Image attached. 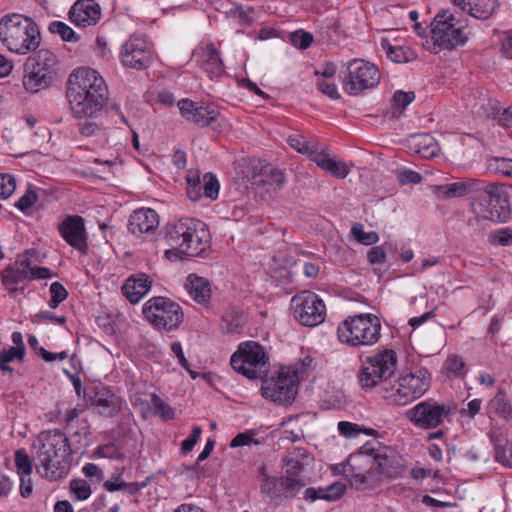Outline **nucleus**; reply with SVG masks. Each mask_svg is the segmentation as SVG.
I'll list each match as a JSON object with an SVG mask.
<instances>
[{
	"label": "nucleus",
	"mask_w": 512,
	"mask_h": 512,
	"mask_svg": "<svg viewBox=\"0 0 512 512\" xmlns=\"http://www.w3.org/2000/svg\"><path fill=\"white\" fill-rule=\"evenodd\" d=\"M49 31L53 34H58L63 41L77 42L79 36L76 35L74 30L66 23L61 21H53L49 24Z\"/></svg>",
	"instance_id": "nucleus-44"
},
{
	"label": "nucleus",
	"mask_w": 512,
	"mask_h": 512,
	"mask_svg": "<svg viewBox=\"0 0 512 512\" xmlns=\"http://www.w3.org/2000/svg\"><path fill=\"white\" fill-rule=\"evenodd\" d=\"M431 39L440 49L451 50L465 44L467 36L463 32V27L457 26L453 14L441 11L431 23Z\"/></svg>",
	"instance_id": "nucleus-14"
},
{
	"label": "nucleus",
	"mask_w": 512,
	"mask_h": 512,
	"mask_svg": "<svg viewBox=\"0 0 512 512\" xmlns=\"http://www.w3.org/2000/svg\"><path fill=\"white\" fill-rule=\"evenodd\" d=\"M119 57L125 67L136 70L147 68L151 63L152 52L146 36L142 34L131 35L123 43Z\"/></svg>",
	"instance_id": "nucleus-19"
},
{
	"label": "nucleus",
	"mask_w": 512,
	"mask_h": 512,
	"mask_svg": "<svg viewBox=\"0 0 512 512\" xmlns=\"http://www.w3.org/2000/svg\"><path fill=\"white\" fill-rule=\"evenodd\" d=\"M66 96L74 117L93 118L103 110L108 88L96 70L79 67L69 75Z\"/></svg>",
	"instance_id": "nucleus-1"
},
{
	"label": "nucleus",
	"mask_w": 512,
	"mask_h": 512,
	"mask_svg": "<svg viewBox=\"0 0 512 512\" xmlns=\"http://www.w3.org/2000/svg\"><path fill=\"white\" fill-rule=\"evenodd\" d=\"M353 237L363 245H373L379 241V235L375 231L365 232L362 224H356L352 227Z\"/></svg>",
	"instance_id": "nucleus-46"
},
{
	"label": "nucleus",
	"mask_w": 512,
	"mask_h": 512,
	"mask_svg": "<svg viewBox=\"0 0 512 512\" xmlns=\"http://www.w3.org/2000/svg\"><path fill=\"white\" fill-rule=\"evenodd\" d=\"M347 486L342 482H334L333 484L324 488L326 494V501H336L340 499L346 492Z\"/></svg>",
	"instance_id": "nucleus-55"
},
{
	"label": "nucleus",
	"mask_w": 512,
	"mask_h": 512,
	"mask_svg": "<svg viewBox=\"0 0 512 512\" xmlns=\"http://www.w3.org/2000/svg\"><path fill=\"white\" fill-rule=\"evenodd\" d=\"M16 188L15 178L9 174H0V198L6 199Z\"/></svg>",
	"instance_id": "nucleus-52"
},
{
	"label": "nucleus",
	"mask_w": 512,
	"mask_h": 512,
	"mask_svg": "<svg viewBox=\"0 0 512 512\" xmlns=\"http://www.w3.org/2000/svg\"><path fill=\"white\" fill-rule=\"evenodd\" d=\"M219 116V112L210 106H198L190 117V121L199 126H208L215 122Z\"/></svg>",
	"instance_id": "nucleus-38"
},
{
	"label": "nucleus",
	"mask_w": 512,
	"mask_h": 512,
	"mask_svg": "<svg viewBox=\"0 0 512 512\" xmlns=\"http://www.w3.org/2000/svg\"><path fill=\"white\" fill-rule=\"evenodd\" d=\"M162 239L170 249L164 255L174 258L198 257L210 247V233L205 223L195 218H181L165 225Z\"/></svg>",
	"instance_id": "nucleus-2"
},
{
	"label": "nucleus",
	"mask_w": 512,
	"mask_h": 512,
	"mask_svg": "<svg viewBox=\"0 0 512 512\" xmlns=\"http://www.w3.org/2000/svg\"><path fill=\"white\" fill-rule=\"evenodd\" d=\"M287 143L298 153L306 155L311 161L318 155L319 149L323 143L315 140H308L301 134L290 135Z\"/></svg>",
	"instance_id": "nucleus-35"
},
{
	"label": "nucleus",
	"mask_w": 512,
	"mask_h": 512,
	"mask_svg": "<svg viewBox=\"0 0 512 512\" xmlns=\"http://www.w3.org/2000/svg\"><path fill=\"white\" fill-rule=\"evenodd\" d=\"M397 367V354L392 349L379 351L367 357L358 373V382L362 389L368 390L385 383Z\"/></svg>",
	"instance_id": "nucleus-11"
},
{
	"label": "nucleus",
	"mask_w": 512,
	"mask_h": 512,
	"mask_svg": "<svg viewBox=\"0 0 512 512\" xmlns=\"http://www.w3.org/2000/svg\"><path fill=\"white\" fill-rule=\"evenodd\" d=\"M336 469L348 478L351 487L357 490L375 489L382 482L373 470L372 461L362 452L351 454L346 462L337 465Z\"/></svg>",
	"instance_id": "nucleus-12"
},
{
	"label": "nucleus",
	"mask_w": 512,
	"mask_h": 512,
	"mask_svg": "<svg viewBox=\"0 0 512 512\" xmlns=\"http://www.w3.org/2000/svg\"><path fill=\"white\" fill-rule=\"evenodd\" d=\"M149 276L139 273L130 276L122 286V293L131 304L138 303L151 289Z\"/></svg>",
	"instance_id": "nucleus-27"
},
{
	"label": "nucleus",
	"mask_w": 512,
	"mask_h": 512,
	"mask_svg": "<svg viewBox=\"0 0 512 512\" xmlns=\"http://www.w3.org/2000/svg\"><path fill=\"white\" fill-rule=\"evenodd\" d=\"M415 99L414 92H405L402 90H398L394 93L393 96V106L394 108L404 109Z\"/></svg>",
	"instance_id": "nucleus-58"
},
{
	"label": "nucleus",
	"mask_w": 512,
	"mask_h": 512,
	"mask_svg": "<svg viewBox=\"0 0 512 512\" xmlns=\"http://www.w3.org/2000/svg\"><path fill=\"white\" fill-rule=\"evenodd\" d=\"M38 443L33 457L37 472L50 481L60 479L66 473L68 456L72 452L67 436L59 429L46 430L39 434Z\"/></svg>",
	"instance_id": "nucleus-3"
},
{
	"label": "nucleus",
	"mask_w": 512,
	"mask_h": 512,
	"mask_svg": "<svg viewBox=\"0 0 512 512\" xmlns=\"http://www.w3.org/2000/svg\"><path fill=\"white\" fill-rule=\"evenodd\" d=\"M219 181L212 173H206L201 179V192L202 197H207L211 200H215L219 195Z\"/></svg>",
	"instance_id": "nucleus-43"
},
{
	"label": "nucleus",
	"mask_w": 512,
	"mask_h": 512,
	"mask_svg": "<svg viewBox=\"0 0 512 512\" xmlns=\"http://www.w3.org/2000/svg\"><path fill=\"white\" fill-rule=\"evenodd\" d=\"M101 17V8L94 0H77L69 11V20L78 27L95 25Z\"/></svg>",
	"instance_id": "nucleus-24"
},
{
	"label": "nucleus",
	"mask_w": 512,
	"mask_h": 512,
	"mask_svg": "<svg viewBox=\"0 0 512 512\" xmlns=\"http://www.w3.org/2000/svg\"><path fill=\"white\" fill-rule=\"evenodd\" d=\"M490 243L494 245L508 246L512 243V230L500 229L489 235Z\"/></svg>",
	"instance_id": "nucleus-54"
},
{
	"label": "nucleus",
	"mask_w": 512,
	"mask_h": 512,
	"mask_svg": "<svg viewBox=\"0 0 512 512\" xmlns=\"http://www.w3.org/2000/svg\"><path fill=\"white\" fill-rule=\"evenodd\" d=\"M187 196L191 201H198L202 198L201 178L198 171H189L186 177Z\"/></svg>",
	"instance_id": "nucleus-42"
},
{
	"label": "nucleus",
	"mask_w": 512,
	"mask_h": 512,
	"mask_svg": "<svg viewBox=\"0 0 512 512\" xmlns=\"http://www.w3.org/2000/svg\"><path fill=\"white\" fill-rule=\"evenodd\" d=\"M235 372L248 379H262L270 369V358L264 346L256 341L239 344L230 358Z\"/></svg>",
	"instance_id": "nucleus-9"
},
{
	"label": "nucleus",
	"mask_w": 512,
	"mask_h": 512,
	"mask_svg": "<svg viewBox=\"0 0 512 512\" xmlns=\"http://www.w3.org/2000/svg\"><path fill=\"white\" fill-rule=\"evenodd\" d=\"M491 410L498 416L509 419L512 417V407L503 388H499L497 394L489 402Z\"/></svg>",
	"instance_id": "nucleus-37"
},
{
	"label": "nucleus",
	"mask_w": 512,
	"mask_h": 512,
	"mask_svg": "<svg viewBox=\"0 0 512 512\" xmlns=\"http://www.w3.org/2000/svg\"><path fill=\"white\" fill-rule=\"evenodd\" d=\"M373 470L382 479V476L387 479H395L400 476L402 472V465L395 457H390L384 454H376L372 460Z\"/></svg>",
	"instance_id": "nucleus-32"
},
{
	"label": "nucleus",
	"mask_w": 512,
	"mask_h": 512,
	"mask_svg": "<svg viewBox=\"0 0 512 512\" xmlns=\"http://www.w3.org/2000/svg\"><path fill=\"white\" fill-rule=\"evenodd\" d=\"M488 168L497 174L512 177V159L493 157L488 161Z\"/></svg>",
	"instance_id": "nucleus-45"
},
{
	"label": "nucleus",
	"mask_w": 512,
	"mask_h": 512,
	"mask_svg": "<svg viewBox=\"0 0 512 512\" xmlns=\"http://www.w3.org/2000/svg\"><path fill=\"white\" fill-rule=\"evenodd\" d=\"M145 318L158 329L171 331L184 320L181 306L166 297H153L143 305Z\"/></svg>",
	"instance_id": "nucleus-13"
},
{
	"label": "nucleus",
	"mask_w": 512,
	"mask_h": 512,
	"mask_svg": "<svg viewBox=\"0 0 512 512\" xmlns=\"http://www.w3.org/2000/svg\"><path fill=\"white\" fill-rule=\"evenodd\" d=\"M185 289L190 297L198 304H205L211 298L210 282L196 274H190L185 283Z\"/></svg>",
	"instance_id": "nucleus-29"
},
{
	"label": "nucleus",
	"mask_w": 512,
	"mask_h": 512,
	"mask_svg": "<svg viewBox=\"0 0 512 512\" xmlns=\"http://www.w3.org/2000/svg\"><path fill=\"white\" fill-rule=\"evenodd\" d=\"M247 318L242 309L235 306L228 307L221 317L220 328L225 334H240Z\"/></svg>",
	"instance_id": "nucleus-31"
},
{
	"label": "nucleus",
	"mask_w": 512,
	"mask_h": 512,
	"mask_svg": "<svg viewBox=\"0 0 512 512\" xmlns=\"http://www.w3.org/2000/svg\"><path fill=\"white\" fill-rule=\"evenodd\" d=\"M445 374L449 378H461L465 375V363L461 357L450 355L444 363Z\"/></svg>",
	"instance_id": "nucleus-41"
},
{
	"label": "nucleus",
	"mask_w": 512,
	"mask_h": 512,
	"mask_svg": "<svg viewBox=\"0 0 512 512\" xmlns=\"http://www.w3.org/2000/svg\"><path fill=\"white\" fill-rule=\"evenodd\" d=\"M50 300L48 301V306L51 309H56L60 303L65 301L68 297V291L60 282H53L50 285Z\"/></svg>",
	"instance_id": "nucleus-47"
},
{
	"label": "nucleus",
	"mask_w": 512,
	"mask_h": 512,
	"mask_svg": "<svg viewBox=\"0 0 512 512\" xmlns=\"http://www.w3.org/2000/svg\"><path fill=\"white\" fill-rule=\"evenodd\" d=\"M261 394L264 398L277 403H286L297 394L298 377L295 372L281 368L276 376L268 375L261 379Z\"/></svg>",
	"instance_id": "nucleus-16"
},
{
	"label": "nucleus",
	"mask_w": 512,
	"mask_h": 512,
	"mask_svg": "<svg viewBox=\"0 0 512 512\" xmlns=\"http://www.w3.org/2000/svg\"><path fill=\"white\" fill-rule=\"evenodd\" d=\"M159 227V216L151 208H140L130 215L128 231L136 237L148 238Z\"/></svg>",
	"instance_id": "nucleus-22"
},
{
	"label": "nucleus",
	"mask_w": 512,
	"mask_h": 512,
	"mask_svg": "<svg viewBox=\"0 0 512 512\" xmlns=\"http://www.w3.org/2000/svg\"><path fill=\"white\" fill-rule=\"evenodd\" d=\"M431 384V373L426 368L414 371L398 378L397 384L382 388V397L390 405L404 406L422 397Z\"/></svg>",
	"instance_id": "nucleus-7"
},
{
	"label": "nucleus",
	"mask_w": 512,
	"mask_h": 512,
	"mask_svg": "<svg viewBox=\"0 0 512 512\" xmlns=\"http://www.w3.org/2000/svg\"><path fill=\"white\" fill-rule=\"evenodd\" d=\"M15 465L19 475L30 476L32 473V461L24 449L15 452Z\"/></svg>",
	"instance_id": "nucleus-49"
},
{
	"label": "nucleus",
	"mask_w": 512,
	"mask_h": 512,
	"mask_svg": "<svg viewBox=\"0 0 512 512\" xmlns=\"http://www.w3.org/2000/svg\"><path fill=\"white\" fill-rule=\"evenodd\" d=\"M294 318L303 326L315 327L324 322L326 306L319 296L311 291H302L291 299Z\"/></svg>",
	"instance_id": "nucleus-15"
},
{
	"label": "nucleus",
	"mask_w": 512,
	"mask_h": 512,
	"mask_svg": "<svg viewBox=\"0 0 512 512\" xmlns=\"http://www.w3.org/2000/svg\"><path fill=\"white\" fill-rule=\"evenodd\" d=\"M380 319L371 313L348 316L339 323L337 336L342 344L349 347L371 346L380 339Z\"/></svg>",
	"instance_id": "nucleus-5"
},
{
	"label": "nucleus",
	"mask_w": 512,
	"mask_h": 512,
	"mask_svg": "<svg viewBox=\"0 0 512 512\" xmlns=\"http://www.w3.org/2000/svg\"><path fill=\"white\" fill-rule=\"evenodd\" d=\"M197 65L203 69L210 79L219 78L225 74L224 63L214 43H201L193 53Z\"/></svg>",
	"instance_id": "nucleus-21"
},
{
	"label": "nucleus",
	"mask_w": 512,
	"mask_h": 512,
	"mask_svg": "<svg viewBox=\"0 0 512 512\" xmlns=\"http://www.w3.org/2000/svg\"><path fill=\"white\" fill-rule=\"evenodd\" d=\"M453 409L449 404H440L432 399L422 401L406 412L407 418L422 429H434L450 420Z\"/></svg>",
	"instance_id": "nucleus-17"
},
{
	"label": "nucleus",
	"mask_w": 512,
	"mask_h": 512,
	"mask_svg": "<svg viewBox=\"0 0 512 512\" xmlns=\"http://www.w3.org/2000/svg\"><path fill=\"white\" fill-rule=\"evenodd\" d=\"M27 267L28 257H18L13 264H9L0 271V281L10 295L13 296L18 290H24V287H19V285L27 281Z\"/></svg>",
	"instance_id": "nucleus-23"
},
{
	"label": "nucleus",
	"mask_w": 512,
	"mask_h": 512,
	"mask_svg": "<svg viewBox=\"0 0 512 512\" xmlns=\"http://www.w3.org/2000/svg\"><path fill=\"white\" fill-rule=\"evenodd\" d=\"M284 181L285 177L283 172L276 168H271L268 174L265 176V178L261 179V182H263L264 184L276 187L281 186L284 183Z\"/></svg>",
	"instance_id": "nucleus-61"
},
{
	"label": "nucleus",
	"mask_w": 512,
	"mask_h": 512,
	"mask_svg": "<svg viewBox=\"0 0 512 512\" xmlns=\"http://www.w3.org/2000/svg\"><path fill=\"white\" fill-rule=\"evenodd\" d=\"M253 432H243L237 434L230 443L232 448L241 447L249 444L259 445L260 441L258 439L253 438Z\"/></svg>",
	"instance_id": "nucleus-59"
},
{
	"label": "nucleus",
	"mask_w": 512,
	"mask_h": 512,
	"mask_svg": "<svg viewBox=\"0 0 512 512\" xmlns=\"http://www.w3.org/2000/svg\"><path fill=\"white\" fill-rule=\"evenodd\" d=\"M0 41L9 51L27 55L37 50L41 34L32 18L12 13L0 19Z\"/></svg>",
	"instance_id": "nucleus-4"
},
{
	"label": "nucleus",
	"mask_w": 512,
	"mask_h": 512,
	"mask_svg": "<svg viewBox=\"0 0 512 512\" xmlns=\"http://www.w3.org/2000/svg\"><path fill=\"white\" fill-rule=\"evenodd\" d=\"M452 3L480 20L490 18L498 7L497 0H452Z\"/></svg>",
	"instance_id": "nucleus-28"
},
{
	"label": "nucleus",
	"mask_w": 512,
	"mask_h": 512,
	"mask_svg": "<svg viewBox=\"0 0 512 512\" xmlns=\"http://www.w3.org/2000/svg\"><path fill=\"white\" fill-rule=\"evenodd\" d=\"M58 232L71 247L82 254L88 252V236L83 217L67 215L58 224Z\"/></svg>",
	"instance_id": "nucleus-20"
},
{
	"label": "nucleus",
	"mask_w": 512,
	"mask_h": 512,
	"mask_svg": "<svg viewBox=\"0 0 512 512\" xmlns=\"http://www.w3.org/2000/svg\"><path fill=\"white\" fill-rule=\"evenodd\" d=\"M381 46L386 51L387 58L395 63H407L417 58L416 52L409 46H394L390 44L388 39H382Z\"/></svg>",
	"instance_id": "nucleus-36"
},
{
	"label": "nucleus",
	"mask_w": 512,
	"mask_h": 512,
	"mask_svg": "<svg viewBox=\"0 0 512 512\" xmlns=\"http://www.w3.org/2000/svg\"><path fill=\"white\" fill-rule=\"evenodd\" d=\"M38 200V194L33 189H28L23 196L15 203V206L22 212L29 210Z\"/></svg>",
	"instance_id": "nucleus-53"
},
{
	"label": "nucleus",
	"mask_w": 512,
	"mask_h": 512,
	"mask_svg": "<svg viewBox=\"0 0 512 512\" xmlns=\"http://www.w3.org/2000/svg\"><path fill=\"white\" fill-rule=\"evenodd\" d=\"M70 490L75 494L77 500L84 501L91 495V487L84 479H73L70 482Z\"/></svg>",
	"instance_id": "nucleus-50"
},
{
	"label": "nucleus",
	"mask_w": 512,
	"mask_h": 512,
	"mask_svg": "<svg viewBox=\"0 0 512 512\" xmlns=\"http://www.w3.org/2000/svg\"><path fill=\"white\" fill-rule=\"evenodd\" d=\"M57 64V56L49 49L42 48L30 56L24 65V89L36 93L50 87L57 77Z\"/></svg>",
	"instance_id": "nucleus-8"
},
{
	"label": "nucleus",
	"mask_w": 512,
	"mask_h": 512,
	"mask_svg": "<svg viewBox=\"0 0 512 512\" xmlns=\"http://www.w3.org/2000/svg\"><path fill=\"white\" fill-rule=\"evenodd\" d=\"M482 180L469 179L467 181L454 182L438 187L439 193L443 198H454L462 197L466 194H472L474 196L475 191L481 185Z\"/></svg>",
	"instance_id": "nucleus-33"
},
{
	"label": "nucleus",
	"mask_w": 512,
	"mask_h": 512,
	"mask_svg": "<svg viewBox=\"0 0 512 512\" xmlns=\"http://www.w3.org/2000/svg\"><path fill=\"white\" fill-rule=\"evenodd\" d=\"M309 459L310 453L306 448H294L292 451L288 452L283 459L285 474L300 478V475L304 467L308 464Z\"/></svg>",
	"instance_id": "nucleus-30"
},
{
	"label": "nucleus",
	"mask_w": 512,
	"mask_h": 512,
	"mask_svg": "<svg viewBox=\"0 0 512 512\" xmlns=\"http://www.w3.org/2000/svg\"><path fill=\"white\" fill-rule=\"evenodd\" d=\"M317 88L323 94L328 96L331 99L337 100L340 98V94L338 92L337 86L333 82H328L324 79H318Z\"/></svg>",
	"instance_id": "nucleus-60"
},
{
	"label": "nucleus",
	"mask_w": 512,
	"mask_h": 512,
	"mask_svg": "<svg viewBox=\"0 0 512 512\" xmlns=\"http://www.w3.org/2000/svg\"><path fill=\"white\" fill-rule=\"evenodd\" d=\"M25 356V348L20 347H10L9 349H3L0 352V370L7 371L9 373H13V368H11L8 363L13 361L14 359H18L22 361Z\"/></svg>",
	"instance_id": "nucleus-39"
},
{
	"label": "nucleus",
	"mask_w": 512,
	"mask_h": 512,
	"mask_svg": "<svg viewBox=\"0 0 512 512\" xmlns=\"http://www.w3.org/2000/svg\"><path fill=\"white\" fill-rule=\"evenodd\" d=\"M91 406L104 417H113L122 408V399L108 387L99 385L96 387L95 396L91 398Z\"/></svg>",
	"instance_id": "nucleus-25"
},
{
	"label": "nucleus",
	"mask_w": 512,
	"mask_h": 512,
	"mask_svg": "<svg viewBox=\"0 0 512 512\" xmlns=\"http://www.w3.org/2000/svg\"><path fill=\"white\" fill-rule=\"evenodd\" d=\"M151 406L154 415L161 419L167 421L175 418L174 409L155 393L151 395Z\"/></svg>",
	"instance_id": "nucleus-40"
},
{
	"label": "nucleus",
	"mask_w": 512,
	"mask_h": 512,
	"mask_svg": "<svg viewBox=\"0 0 512 512\" xmlns=\"http://www.w3.org/2000/svg\"><path fill=\"white\" fill-rule=\"evenodd\" d=\"M202 433V429L199 426H195L192 429L191 434L182 442L181 451L182 453H188L190 452L196 443L198 442V439Z\"/></svg>",
	"instance_id": "nucleus-63"
},
{
	"label": "nucleus",
	"mask_w": 512,
	"mask_h": 512,
	"mask_svg": "<svg viewBox=\"0 0 512 512\" xmlns=\"http://www.w3.org/2000/svg\"><path fill=\"white\" fill-rule=\"evenodd\" d=\"M397 179L401 184H418L422 181V176L410 169H401L397 171Z\"/></svg>",
	"instance_id": "nucleus-57"
},
{
	"label": "nucleus",
	"mask_w": 512,
	"mask_h": 512,
	"mask_svg": "<svg viewBox=\"0 0 512 512\" xmlns=\"http://www.w3.org/2000/svg\"><path fill=\"white\" fill-rule=\"evenodd\" d=\"M32 261L28 258V267L26 268L27 273V281L39 280V279H48L51 278L52 272L49 268L39 267V266H31Z\"/></svg>",
	"instance_id": "nucleus-51"
},
{
	"label": "nucleus",
	"mask_w": 512,
	"mask_h": 512,
	"mask_svg": "<svg viewBox=\"0 0 512 512\" xmlns=\"http://www.w3.org/2000/svg\"><path fill=\"white\" fill-rule=\"evenodd\" d=\"M471 209L478 218L492 222H505L510 217L507 197L494 183L481 181L472 196Z\"/></svg>",
	"instance_id": "nucleus-6"
},
{
	"label": "nucleus",
	"mask_w": 512,
	"mask_h": 512,
	"mask_svg": "<svg viewBox=\"0 0 512 512\" xmlns=\"http://www.w3.org/2000/svg\"><path fill=\"white\" fill-rule=\"evenodd\" d=\"M367 259L370 264H384L387 260L386 252L382 246H374L369 249Z\"/></svg>",
	"instance_id": "nucleus-62"
},
{
	"label": "nucleus",
	"mask_w": 512,
	"mask_h": 512,
	"mask_svg": "<svg viewBox=\"0 0 512 512\" xmlns=\"http://www.w3.org/2000/svg\"><path fill=\"white\" fill-rule=\"evenodd\" d=\"M339 78L344 92L358 96L376 87L381 80L379 68L364 59H352L341 66Z\"/></svg>",
	"instance_id": "nucleus-10"
},
{
	"label": "nucleus",
	"mask_w": 512,
	"mask_h": 512,
	"mask_svg": "<svg viewBox=\"0 0 512 512\" xmlns=\"http://www.w3.org/2000/svg\"><path fill=\"white\" fill-rule=\"evenodd\" d=\"M313 162L327 174L337 179H344L350 173L353 163L337 161L330 157L328 147L323 144Z\"/></svg>",
	"instance_id": "nucleus-26"
},
{
	"label": "nucleus",
	"mask_w": 512,
	"mask_h": 512,
	"mask_svg": "<svg viewBox=\"0 0 512 512\" xmlns=\"http://www.w3.org/2000/svg\"><path fill=\"white\" fill-rule=\"evenodd\" d=\"M291 41L294 46L300 49H307L313 42V36L309 32L296 31L291 35Z\"/></svg>",
	"instance_id": "nucleus-56"
},
{
	"label": "nucleus",
	"mask_w": 512,
	"mask_h": 512,
	"mask_svg": "<svg viewBox=\"0 0 512 512\" xmlns=\"http://www.w3.org/2000/svg\"><path fill=\"white\" fill-rule=\"evenodd\" d=\"M411 147L423 158H433L439 152V146L434 137L429 133H421L411 136Z\"/></svg>",
	"instance_id": "nucleus-34"
},
{
	"label": "nucleus",
	"mask_w": 512,
	"mask_h": 512,
	"mask_svg": "<svg viewBox=\"0 0 512 512\" xmlns=\"http://www.w3.org/2000/svg\"><path fill=\"white\" fill-rule=\"evenodd\" d=\"M305 486L301 478L284 476H265L261 482V493L267 496L275 504H280L285 499H293Z\"/></svg>",
	"instance_id": "nucleus-18"
},
{
	"label": "nucleus",
	"mask_w": 512,
	"mask_h": 512,
	"mask_svg": "<svg viewBox=\"0 0 512 512\" xmlns=\"http://www.w3.org/2000/svg\"><path fill=\"white\" fill-rule=\"evenodd\" d=\"M500 51L507 59H512V29L503 33Z\"/></svg>",
	"instance_id": "nucleus-64"
},
{
	"label": "nucleus",
	"mask_w": 512,
	"mask_h": 512,
	"mask_svg": "<svg viewBox=\"0 0 512 512\" xmlns=\"http://www.w3.org/2000/svg\"><path fill=\"white\" fill-rule=\"evenodd\" d=\"M494 457L498 463L512 468V441H506L504 445L497 444Z\"/></svg>",
	"instance_id": "nucleus-48"
}]
</instances>
